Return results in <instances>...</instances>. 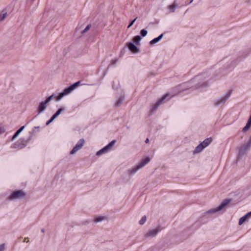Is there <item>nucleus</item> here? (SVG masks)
Wrapping results in <instances>:
<instances>
[{"label": "nucleus", "instance_id": "obj_1", "mask_svg": "<svg viewBox=\"0 0 251 251\" xmlns=\"http://www.w3.org/2000/svg\"><path fill=\"white\" fill-rule=\"evenodd\" d=\"M209 77L206 73L201 74L196 76L190 81L186 82L176 86L174 89L176 91L172 94L171 97L189 88H194L195 89H203L209 86L208 81L207 79Z\"/></svg>", "mask_w": 251, "mask_h": 251}, {"label": "nucleus", "instance_id": "obj_2", "mask_svg": "<svg viewBox=\"0 0 251 251\" xmlns=\"http://www.w3.org/2000/svg\"><path fill=\"white\" fill-rule=\"evenodd\" d=\"M151 159L149 157H147L145 159L142 160L137 166H134L130 169L128 170L127 173L129 175H133L136 173L140 169L142 168L146 164L150 161Z\"/></svg>", "mask_w": 251, "mask_h": 251}, {"label": "nucleus", "instance_id": "obj_3", "mask_svg": "<svg viewBox=\"0 0 251 251\" xmlns=\"http://www.w3.org/2000/svg\"><path fill=\"white\" fill-rule=\"evenodd\" d=\"M251 148V135L249 137V141L245 142L240 148L239 150L238 156L242 157L249 151Z\"/></svg>", "mask_w": 251, "mask_h": 251}, {"label": "nucleus", "instance_id": "obj_4", "mask_svg": "<svg viewBox=\"0 0 251 251\" xmlns=\"http://www.w3.org/2000/svg\"><path fill=\"white\" fill-rule=\"evenodd\" d=\"M231 201V200L226 199L222 203L217 207L212 208L207 211L205 213L206 214H213L215 213L222 210L223 208L226 207L227 204Z\"/></svg>", "mask_w": 251, "mask_h": 251}, {"label": "nucleus", "instance_id": "obj_5", "mask_svg": "<svg viewBox=\"0 0 251 251\" xmlns=\"http://www.w3.org/2000/svg\"><path fill=\"white\" fill-rule=\"evenodd\" d=\"M116 141L114 140L110 142L107 145L105 146L104 148L99 151L97 153L96 155L98 156H100L103 153L108 152L110 151L113 146L115 145Z\"/></svg>", "mask_w": 251, "mask_h": 251}, {"label": "nucleus", "instance_id": "obj_6", "mask_svg": "<svg viewBox=\"0 0 251 251\" xmlns=\"http://www.w3.org/2000/svg\"><path fill=\"white\" fill-rule=\"evenodd\" d=\"M170 96V94L169 93H167L164 96H163L160 99H159L157 102L153 105L152 109L151 110V113L154 112L158 108L160 105H161L163 101L167 99L169 96Z\"/></svg>", "mask_w": 251, "mask_h": 251}, {"label": "nucleus", "instance_id": "obj_7", "mask_svg": "<svg viewBox=\"0 0 251 251\" xmlns=\"http://www.w3.org/2000/svg\"><path fill=\"white\" fill-rule=\"evenodd\" d=\"M25 196V193L22 190H16L14 191L9 197L10 200L15 199H20Z\"/></svg>", "mask_w": 251, "mask_h": 251}, {"label": "nucleus", "instance_id": "obj_8", "mask_svg": "<svg viewBox=\"0 0 251 251\" xmlns=\"http://www.w3.org/2000/svg\"><path fill=\"white\" fill-rule=\"evenodd\" d=\"M231 94V91H229L227 92L224 96L221 98L214 100L215 105L218 106L219 105L224 104L227 100L230 97Z\"/></svg>", "mask_w": 251, "mask_h": 251}, {"label": "nucleus", "instance_id": "obj_9", "mask_svg": "<svg viewBox=\"0 0 251 251\" xmlns=\"http://www.w3.org/2000/svg\"><path fill=\"white\" fill-rule=\"evenodd\" d=\"M161 229H162L160 226H158L155 229L149 230L145 234V237L146 238L154 237L161 230Z\"/></svg>", "mask_w": 251, "mask_h": 251}, {"label": "nucleus", "instance_id": "obj_10", "mask_svg": "<svg viewBox=\"0 0 251 251\" xmlns=\"http://www.w3.org/2000/svg\"><path fill=\"white\" fill-rule=\"evenodd\" d=\"M26 145V141L23 138H20L12 146L14 149H21L25 148Z\"/></svg>", "mask_w": 251, "mask_h": 251}, {"label": "nucleus", "instance_id": "obj_11", "mask_svg": "<svg viewBox=\"0 0 251 251\" xmlns=\"http://www.w3.org/2000/svg\"><path fill=\"white\" fill-rule=\"evenodd\" d=\"M85 141L83 139H81L79 140L75 146L73 148L72 150L70 152L71 154H75L77 151L79 150L83 146Z\"/></svg>", "mask_w": 251, "mask_h": 251}, {"label": "nucleus", "instance_id": "obj_12", "mask_svg": "<svg viewBox=\"0 0 251 251\" xmlns=\"http://www.w3.org/2000/svg\"><path fill=\"white\" fill-rule=\"evenodd\" d=\"M49 103L48 101H47V100H45L44 101H41L38 107H37V111H38V114H40L41 113L43 112L47 108V104Z\"/></svg>", "mask_w": 251, "mask_h": 251}, {"label": "nucleus", "instance_id": "obj_13", "mask_svg": "<svg viewBox=\"0 0 251 251\" xmlns=\"http://www.w3.org/2000/svg\"><path fill=\"white\" fill-rule=\"evenodd\" d=\"M126 46L131 52L133 53H137L140 51L139 48L132 42L127 43Z\"/></svg>", "mask_w": 251, "mask_h": 251}, {"label": "nucleus", "instance_id": "obj_14", "mask_svg": "<svg viewBox=\"0 0 251 251\" xmlns=\"http://www.w3.org/2000/svg\"><path fill=\"white\" fill-rule=\"evenodd\" d=\"M73 90L70 86L66 88L62 92L59 93L57 100H60L64 96L69 94Z\"/></svg>", "mask_w": 251, "mask_h": 251}, {"label": "nucleus", "instance_id": "obj_15", "mask_svg": "<svg viewBox=\"0 0 251 251\" xmlns=\"http://www.w3.org/2000/svg\"><path fill=\"white\" fill-rule=\"evenodd\" d=\"M251 218V211L247 213L245 215L241 217L239 221V225H242L243 223Z\"/></svg>", "mask_w": 251, "mask_h": 251}, {"label": "nucleus", "instance_id": "obj_16", "mask_svg": "<svg viewBox=\"0 0 251 251\" xmlns=\"http://www.w3.org/2000/svg\"><path fill=\"white\" fill-rule=\"evenodd\" d=\"M125 99L124 94H121V96L118 98V100H116L115 106L116 107H119L121 105L123 101Z\"/></svg>", "mask_w": 251, "mask_h": 251}, {"label": "nucleus", "instance_id": "obj_17", "mask_svg": "<svg viewBox=\"0 0 251 251\" xmlns=\"http://www.w3.org/2000/svg\"><path fill=\"white\" fill-rule=\"evenodd\" d=\"M163 34L162 33L157 37L153 39L152 40H151L150 42V45L152 46V45H153L155 44L158 43L159 41H160L161 40V39L163 38Z\"/></svg>", "mask_w": 251, "mask_h": 251}, {"label": "nucleus", "instance_id": "obj_18", "mask_svg": "<svg viewBox=\"0 0 251 251\" xmlns=\"http://www.w3.org/2000/svg\"><path fill=\"white\" fill-rule=\"evenodd\" d=\"M204 149V147L203 146L202 144H200L198 146H197L194 151H193L194 154L199 153L202 151V150Z\"/></svg>", "mask_w": 251, "mask_h": 251}, {"label": "nucleus", "instance_id": "obj_19", "mask_svg": "<svg viewBox=\"0 0 251 251\" xmlns=\"http://www.w3.org/2000/svg\"><path fill=\"white\" fill-rule=\"evenodd\" d=\"M25 126H21L19 129H18L12 137V140L15 139L19 135V134L24 130Z\"/></svg>", "mask_w": 251, "mask_h": 251}, {"label": "nucleus", "instance_id": "obj_20", "mask_svg": "<svg viewBox=\"0 0 251 251\" xmlns=\"http://www.w3.org/2000/svg\"><path fill=\"white\" fill-rule=\"evenodd\" d=\"M212 139L211 138H208L205 139L202 142H201V144L203 145V146L204 147V149L208 146L210 143L212 142Z\"/></svg>", "mask_w": 251, "mask_h": 251}, {"label": "nucleus", "instance_id": "obj_21", "mask_svg": "<svg viewBox=\"0 0 251 251\" xmlns=\"http://www.w3.org/2000/svg\"><path fill=\"white\" fill-rule=\"evenodd\" d=\"M7 17V11L2 10L0 12V22L3 21Z\"/></svg>", "mask_w": 251, "mask_h": 251}, {"label": "nucleus", "instance_id": "obj_22", "mask_svg": "<svg viewBox=\"0 0 251 251\" xmlns=\"http://www.w3.org/2000/svg\"><path fill=\"white\" fill-rule=\"evenodd\" d=\"M142 37L140 35H137L133 37V41L136 44H138L141 40Z\"/></svg>", "mask_w": 251, "mask_h": 251}, {"label": "nucleus", "instance_id": "obj_23", "mask_svg": "<svg viewBox=\"0 0 251 251\" xmlns=\"http://www.w3.org/2000/svg\"><path fill=\"white\" fill-rule=\"evenodd\" d=\"M58 96H56L54 94H52L49 97H47L46 99L47 101L49 103L52 99L56 98L57 100Z\"/></svg>", "mask_w": 251, "mask_h": 251}, {"label": "nucleus", "instance_id": "obj_24", "mask_svg": "<svg viewBox=\"0 0 251 251\" xmlns=\"http://www.w3.org/2000/svg\"><path fill=\"white\" fill-rule=\"evenodd\" d=\"M177 7V4H176V0L171 5L169 6V9L171 11V12H174Z\"/></svg>", "mask_w": 251, "mask_h": 251}, {"label": "nucleus", "instance_id": "obj_25", "mask_svg": "<svg viewBox=\"0 0 251 251\" xmlns=\"http://www.w3.org/2000/svg\"><path fill=\"white\" fill-rule=\"evenodd\" d=\"M105 219V217L104 216H99L95 218L94 219V222L95 223L100 222Z\"/></svg>", "mask_w": 251, "mask_h": 251}, {"label": "nucleus", "instance_id": "obj_26", "mask_svg": "<svg viewBox=\"0 0 251 251\" xmlns=\"http://www.w3.org/2000/svg\"><path fill=\"white\" fill-rule=\"evenodd\" d=\"M80 83V81H77V82L73 83V84L71 85L70 87L73 89V90H74L75 88H76L79 85Z\"/></svg>", "mask_w": 251, "mask_h": 251}, {"label": "nucleus", "instance_id": "obj_27", "mask_svg": "<svg viewBox=\"0 0 251 251\" xmlns=\"http://www.w3.org/2000/svg\"><path fill=\"white\" fill-rule=\"evenodd\" d=\"M140 34L141 37H144L147 35L148 31L145 29H143L141 30L140 32Z\"/></svg>", "mask_w": 251, "mask_h": 251}, {"label": "nucleus", "instance_id": "obj_28", "mask_svg": "<svg viewBox=\"0 0 251 251\" xmlns=\"http://www.w3.org/2000/svg\"><path fill=\"white\" fill-rule=\"evenodd\" d=\"M146 220H147L146 216H144L143 217H142L141 219L139 221V224L141 225H143L145 223Z\"/></svg>", "mask_w": 251, "mask_h": 251}, {"label": "nucleus", "instance_id": "obj_29", "mask_svg": "<svg viewBox=\"0 0 251 251\" xmlns=\"http://www.w3.org/2000/svg\"><path fill=\"white\" fill-rule=\"evenodd\" d=\"M91 24H89L87 25V26L85 27V28L82 31V33L84 34L87 32L91 28Z\"/></svg>", "mask_w": 251, "mask_h": 251}, {"label": "nucleus", "instance_id": "obj_30", "mask_svg": "<svg viewBox=\"0 0 251 251\" xmlns=\"http://www.w3.org/2000/svg\"><path fill=\"white\" fill-rule=\"evenodd\" d=\"M137 17L135 18L134 19L131 21L127 26V28H130L134 24V23L136 21V20H137Z\"/></svg>", "mask_w": 251, "mask_h": 251}, {"label": "nucleus", "instance_id": "obj_31", "mask_svg": "<svg viewBox=\"0 0 251 251\" xmlns=\"http://www.w3.org/2000/svg\"><path fill=\"white\" fill-rule=\"evenodd\" d=\"M5 131V128L3 126L0 125V135L3 133Z\"/></svg>", "mask_w": 251, "mask_h": 251}, {"label": "nucleus", "instance_id": "obj_32", "mask_svg": "<svg viewBox=\"0 0 251 251\" xmlns=\"http://www.w3.org/2000/svg\"><path fill=\"white\" fill-rule=\"evenodd\" d=\"M40 127L39 126L34 127V128L32 129V132L33 133H34V132H36V131H39V130L40 129Z\"/></svg>", "mask_w": 251, "mask_h": 251}, {"label": "nucleus", "instance_id": "obj_33", "mask_svg": "<svg viewBox=\"0 0 251 251\" xmlns=\"http://www.w3.org/2000/svg\"><path fill=\"white\" fill-rule=\"evenodd\" d=\"M119 87V83L118 82L116 84H115L114 83L112 85V87L114 89L116 90L118 89Z\"/></svg>", "mask_w": 251, "mask_h": 251}, {"label": "nucleus", "instance_id": "obj_34", "mask_svg": "<svg viewBox=\"0 0 251 251\" xmlns=\"http://www.w3.org/2000/svg\"><path fill=\"white\" fill-rule=\"evenodd\" d=\"M54 119L51 117L47 122L46 125H50L51 123H52Z\"/></svg>", "mask_w": 251, "mask_h": 251}, {"label": "nucleus", "instance_id": "obj_35", "mask_svg": "<svg viewBox=\"0 0 251 251\" xmlns=\"http://www.w3.org/2000/svg\"><path fill=\"white\" fill-rule=\"evenodd\" d=\"M5 250V244H2L0 245V251H4Z\"/></svg>", "mask_w": 251, "mask_h": 251}, {"label": "nucleus", "instance_id": "obj_36", "mask_svg": "<svg viewBox=\"0 0 251 251\" xmlns=\"http://www.w3.org/2000/svg\"><path fill=\"white\" fill-rule=\"evenodd\" d=\"M63 110V108H59L55 113L57 114V115H59V114L61 113V112Z\"/></svg>", "mask_w": 251, "mask_h": 251}, {"label": "nucleus", "instance_id": "obj_37", "mask_svg": "<svg viewBox=\"0 0 251 251\" xmlns=\"http://www.w3.org/2000/svg\"><path fill=\"white\" fill-rule=\"evenodd\" d=\"M117 61V59H113V60H111V62H110V64H111V65H114V64H115L116 63Z\"/></svg>", "mask_w": 251, "mask_h": 251}, {"label": "nucleus", "instance_id": "obj_38", "mask_svg": "<svg viewBox=\"0 0 251 251\" xmlns=\"http://www.w3.org/2000/svg\"><path fill=\"white\" fill-rule=\"evenodd\" d=\"M59 115H57V114L56 113H55L51 117L54 119H55V118H56Z\"/></svg>", "mask_w": 251, "mask_h": 251}, {"label": "nucleus", "instance_id": "obj_39", "mask_svg": "<svg viewBox=\"0 0 251 251\" xmlns=\"http://www.w3.org/2000/svg\"><path fill=\"white\" fill-rule=\"evenodd\" d=\"M193 0H190V2H188L187 3H186V5H188V4H189L193 2Z\"/></svg>", "mask_w": 251, "mask_h": 251}, {"label": "nucleus", "instance_id": "obj_40", "mask_svg": "<svg viewBox=\"0 0 251 251\" xmlns=\"http://www.w3.org/2000/svg\"><path fill=\"white\" fill-rule=\"evenodd\" d=\"M149 142V139L148 138H147L145 140V142L146 143H148Z\"/></svg>", "mask_w": 251, "mask_h": 251}, {"label": "nucleus", "instance_id": "obj_41", "mask_svg": "<svg viewBox=\"0 0 251 251\" xmlns=\"http://www.w3.org/2000/svg\"><path fill=\"white\" fill-rule=\"evenodd\" d=\"M41 232H43V233H44L45 232V229L44 228H42L41 229Z\"/></svg>", "mask_w": 251, "mask_h": 251}, {"label": "nucleus", "instance_id": "obj_42", "mask_svg": "<svg viewBox=\"0 0 251 251\" xmlns=\"http://www.w3.org/2000/svg\"><path fill=\"white\" fill-rule=\"evenodd\" d=\"M26 241V240H24V242Z\"/></svg>", "mask_w": 251, "mask_h": 251}]
</instances>
